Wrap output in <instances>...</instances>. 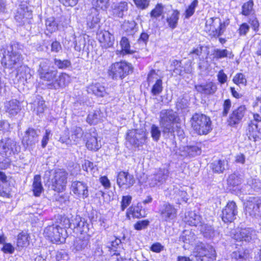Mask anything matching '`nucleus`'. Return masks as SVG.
Here are the masks:
<instances>
[{
	"mask_svg": "<svg viewBox=\"0 0 261 261\" xmlns=\"http://www.w3.org/2000/svg\"><path fill=\"white\" fill-rule=\"evenodd\" d=\"M51 65L49 59H41L40 60L37 73L41 82L49 89L65 88L70 83V76L64 72L58 76V70Z\"/></svg>",
	"mask_w": 261,
	"mask_h": 261,
	"instance_id": "1",
	"label": "nucleus"
},
{
	"mask_svg": "<svg viewBox=\"0 0 261 261\" xmlns=\"http://www.w3.org/2000/svg\"><path fill=\"white\" fill-rule=\"evenodd\" d=\"M17 46V44H14L10 46L7 52H5L4 55L2 64L6 68L18 69L16 77L18 80L23 81L27 79L25 73L29 69L25 66L22 65V56L19 51L16 50Z\"/></svg>",
	"mask_w": 261,
	"mask_h": 261,
	"instance_id": "2",
	"label": "nucleus"
},
{
	"mask_svg": "<svg viewBox=\"0 0 261 261\" xmlns=\"http://www.w3.org/2000/svg\"><path fill=\"white\" fill-rule=\"evenodd\" d=\"M68 175L65 170L58 169L46 172L45 178L47 179L46 183L51 189L60 192L66 189Z\"/></svg>",
	"mask_w": 261,
	"mask_h": 261,
	"instance_id": "3",
	"label": "nucleus"
},
{
	"mask_svg": "<svg viewBox=\"0 0 261 261\" xmlns=\"http://www.w3.org/2000/svg\"><path fill=\"white\" fill-rule=\"evenodd\" d=\"M191 127L198 135H206L212 130L211 118L201 113L194 114L191 119Z\"/></svg>",
	"mask_w": 261,
	"mask_h": 261,
	"instance_id": "4",
	"label": "nucleus"
},
{
	"mask_svg": "<svg viewBox=\"0 0 261 261\" xmlns=\"http://www.w3.org/2000/svg\"><path fill=\"white\" fill-rule=\"evenodd\" d=\"M177 117L172 110H163L160 113V125L164 135H173L174 123Z\"/></svg>",
	"mask_w": 261,
	"mask_h": 261,
	"instance_id": "5",
	"label": "nucleus"
},
{
	"mask_svg": "<svg viewBox=\"0 0 261 261\" xmlns=\"http://www.w3.org/2000/svg\"><path fill=\"white\" fill-rule=\"evenodd\" d=\"M133 67L125 62H116L109 69V75L113 80L122 79L132 72Z\"/></svg>",
	"mask_w": 261,
	"mask_h": 261,
	"instance_id": "6",
	"label": "nucleus"
},
{
	"mask_svg": "<svg viewBox=\"0 0 261 261\" xmlns=\"http://www.w3.org/2000/svg\"><path fill=\"white\" fill-rule=\"evenodd\" d=\"M194 255L195 261H208V259L215 258L216 253L212 246L200 243L195 248Z\"/></svg>",
	"mask_w": 261,
	"mask_h": 261,
	"instance_id": "7",
	"label": "nucleus"
},
{
	"mask_svg": "<svg viewBox=\"0 0 261 261\" xmlns=\"http://www.w3.org/2000/svg\"><path fill=\"white\" fill-rule=\"evenodd\" d=\"M245 214L252 218L261 217V197H249L245 203Z\"/></svg>",
	"mask_w": 261,
	"mask_h": 261,
	"instance_id": "8",
	"label": "nucleus"
},
{
	"mask_svg": "<svg viewBox=\"0 0 261 261\" xmlns=\"http://www.w3.org/2000/svg\"><path fill=\"white\" fill-rule=\"evenodd\" d=\"M65 230L57 225H53L46 227L44 235L54 243H63L65 241V236L63 234Z\"/></svg>",
	"mask_w": 261,
	"mask_h": 261,
	"instance_id": "9",
	"label": "nucleus"
},
{
	"mask_svg": "<svg viewBox=\"0 0 261 261\" xmlns=\"http://www.w3.org/2000/svg\"><path fill=\"white\" fill-rule=\"evenodd\" d=\"M17 151L16 143L13 139L4 137L0 140V154L3 156L9 157Z\"/></svg>",
	"mask_w": 261,
	"mask_h": 261,
	"instance_id": "10",
	"label": "nucleus"
},
{
	"mask_svg": "<svg viewBox=\"0 0 261 261\" xmlns=\"http://www.w3.org/2000/svg\"><path fill=\"white\" fill-rule=\"evenodd\" d=\"M146 139V133L143 130H130L126 136V140L135 147H139L145 144Z\"/></svg>",
	"mask_w": 261,
	"mask_h": 261,
	"instance_id": "11",
	"label": "nucleus"
},
{
	"mask_svg": "<svg viewBox=\"0 0 261 261\" xmlns=\"http://www.w3.org/2000/svg\"><path fill=\"white\" fill-rule=\"evenodd\" d=\"M84 139L86 141V146L89 150L97 151L101 147V141L98 140L97 134L94 129H91L89 133H86Z\"/></svg>",
	"mask_w": 261,
	"mask_h": 261,
	"instance_id": "12",
	"label": "nucleus"
},
{
	"mask_svg": "<svg viewBox=\"0 0 261 261\" xmlns=\"http://www.w3.org/2000/svg\"><path fill=\"white\" fill-rule=\"evenodd\" d=\"M246 112L245 106H241L232 110L227 119L228 124L232 127H236L244 118Z\"/></svg>",
	"mask_w": 261,
	"mask_h": 261,
	"instance_id": "13",
	"label": "nucleus"
},
{
	"mask_svg": "<svg viewBox=\"0 0 261 261\" xmlns=\"http://www.w3.org/2000/svg\"><path fill=\"white\" fill-rule=\"evenodd\" d=\"M238 208L233 201H229L222 211V219L225 223L231 222L236 218Z\"/></svg>",
	"mask_w": 261,
	"mask_h": 261,
	"instance_id": "14",
	"label": "nucleus"
},
{
	"mask_svg": "<svg viewBox=\"0 0 261 261\" xmlns=\"http://www.w3.org/2000/svg\"><path fill=\"white\" fill-rule=\"evenodd\" d=\"M169 170L167 168H160L149 179L150 186H160L165 183L169 177Z\"/></svg>",
	"mask_w": 261,
	"mask_h": 261,
	"instance_id": "15",
	"label": "nucleus"
},
{
	"mask_svg": "<svg viewBox=\"0 0 261 261\" xmlns=\"http://www.w3.org/2000/svg\"><path fill=\"white\" fill-rule=\"evenodd\" d=\"M247 135L249 140L256 141L261 139V121H251L248 124Z\"/></svg>",
	"mask_w": 261,
	"mask_h": 261,
	"instance_id": "16",
	"label": "nucleus"
},
{
	"mask_svg": "<svg viewBox=\"0 0 261 261\" xmlns=\"http://www.w3.org/2000/svg\"><path fill=\"white\" fill-rule=\"evenodd\" d=\"M135 182L134 176L128 172L120 171L118 173L117 183L119 187L128 189L133 186Z\"/></svg>",
	"mask_w": 261,
	"mask_h": 261,
	"instance_id": "17",
	"label": "nucleus"
},
{
	"mask_svg": "<svg viewBox=\"0 0 261 261\" xmlns=\"http://www.w3.org/2000/svg\"><path fill=\"white\" fill-rule=\"evenodd\" d=\"M32 12L29 11L27 8L20 7L18 8L15 15V19L19 25L30 23V20L32 19Z\"/></svg>",
	"mask_w": 261,
	"mask_h": 261,
	"instance_id": "18",
	"label": "nucleus"
},
{
	"mask_svg": "<svg viewBox=\"0 0 261 261\" xmlns=\"http://www.w3.org/2000/svg\"><path fill=\"white\" fill-rule=\"evenodd\" d=\"M97 38L101 46L105 48L113 46L115 39L114 36L107 31H100L97 33Z\"/></svg>",
	"mask_w": 261,
	"mask_h": 261,
	"instance_id": "19",
	"label": "nucleus"
},
{
	"mask_svg": "<svg viewBox=\"0 0 261 261\" xmlns=\"http://www.w3.org/2000/svg\"><path fill=\"white\" fill-rule=\"evenodd\" d=\"M71 190L74 194L80 198L85 199L89 195L87 184L82 181H72Z\"/></svg>",
	"mask_w": 261,
	"mask_h": 261,
	"instance_id": "20",
	"label": "nucleus"
},
{
	"mask_svg": "<svg viewBox=\"0 0 261 261\" xmlns=\"http://www.w3.org/2000/svg\"><path fill=\"white\" fill-rule=\"evenodd\" d=\"M159 213L161 218L167 221L169 219H172L176 217V210L174 206L169 203H165L161 205L159 208Z\"/></svg>",
	"mask_w": 261,
	"mask_h": 261,
	"instance_id": "21",
	"label": "nucleus"
},
{
	"mask_svg": "<svg viewBox=\"0 0 261 261\" xmlns=\"http://www.w3.org/2000/svg\"><path fill=\"white\" fill-rule=\"evenodd\" d=\"M65 220L67 222V224L69 228H77L81 233H86L88 230V224L80 217L76 216L71 221L69 219H65Z\"/></svg>",
	"mask_w": 261,
	"mask_h": 261,
	"instance_id": "22",
	"label": "nucleus"
},
{
	"mask_svg": "<svg viewBox=\"0 0 261 261\" xmlns=\"http://www.w3.org/2000/svg\"><path fill=\"white\" fill-rule=\"evenodd\" d=\"M39 134L36 130L29 128L25 132L22 142L25 143L28 147L34 146L38 141Z\"/></svg>",
	"mask_w": 261,
	"mask_h": 261,
	"instance_id": "23",
	"label": "nucleus"
},
{
	"mask_svg": "<svg viewBox=\"0 0 261 261\" xmlns=\"http://www.w3.org/2000/svg\"><path fill=\"white\" fill-rule=\"evenodd\" d=\"M255 236V231L251 228L241 229L234 234V239L240 241L250 242Z\"/></svg>",
	"mask_w": 261,
	"mask_h": 261,
	"instance_id": "24",
	"label": "nucleus"
},
{
	"mask_svg": "<svg viewBox=\"0 0 261 261\" xmlns=\"http://www.w3.org/2000/svg\"><path fill=\"white\" fill-rule=\"evenodd\" d=\"M87 91L97 97H103L107 95L105 87L99 83H92L89 85L87 87Z\"/></svg>",
	"mask_w": 261,
	"mask_h": 261,
	"instance_id": "25",
	"label": "nucleus"
},
{
	"mask_svg": "<svg viewBox=\"0 0 261 261\" xmlns=\"http://www.w3.org/2000/svg\"><path fill=\"white\" fill-rule=\"evenodd\" d=\"M217 17H211L206 20L205 31L212 37H217L218 23Z\"/></svg>",
	"mask_w": 261,
	"mask_h": 261,
	"instance_id": "26",
	"label": "nucleus"
},
{
	"mask_svg": "<svg viewBox=\"0 0 261 261\" xmlns=\"http://www.w3.org/2000/svg\"><path fill=\"white\" fill-rule=\"evenodd\" d=\"M195 88L198 92L206 94H213L217 90L216 83L210 82L204 85H199L195 86Z\"/></svg>",
	"mask_w": 261,
	"mask_h": 261,
	"instance_id": "27",
	"label": "nucleus"
},
{
	"mask_svg": "<svg viewBox=\"0 0 261 261\" xmlns=\"http://www.w3.org/2000/svg\"><path fill=\"white\" fill-rule=\"evenodd\" d=\"M179 12L177 10H172L167 15L166 21L168 27L171 29H175L178 24L179 17Z\"/></svg>",
	"mask_w": 261,
	"mask_h": 261,
	"instance_id": "28",
	"label": "nucleus"
},
{
	"mask_svg": "<svg viewBox=\"0 0 261 261\" xmlns=\"http://www.w3.org/2000/svg\"><path fill=\"white\" fill-rule=\"evenodd\" d=\"M228 161L225 160H217L211 164V168L216 173H221L227 168Z\"/></svg>",
	"mask_w": 261,
	"mask_h": 261,
	"instance_id": "29",
	"label": "nucleus"
},
{
	"mask_svg": "<svg viewBox=\"0 0 261 261\" xmlns=\"http://www.w3.org/2000/svg\"><path fill=\"white\" fill-rule=\"evenodd\" d=\"M6 111L11 115H16L21 110L20 103L17 100H12L5 103Z\"/></svg>",
	"mask_w": 261,
	"mask_h": 261,
	"instance_id": "30",
	"label": "nucleus"
},
{
	"mask_svg": "<svg viewBox=\"0 0 261 261\" xmlns=\"http://www.w3.org/2000/svg\"><path fill=\"white\" fill-rule=\"evenodd\" d=\"M100 21L99 14L95 9H92L91 13L87 17V23L88 26L92 29L95 27Z\"/></svg>",
	"mask_w": 261,
	"mask_h": 261,
	"instance_id": "31",
	"label": "nucleus"
},
{
	"mask_svg": "<svg viewBox=\"0 0 261 261\" xmlns=\"http://www.w3.org/2000/svg\"><path fill=\"white\" fill-rule=\"evenodd\" d=\"M128 10L127 3L125 2H120L115 4L113 9V14L119 18H122L124 13Z\"/></svg>",
	"mask_w": 261,
	"mask_h": 261,
	"instance_id": "32",
	"label": "nucleus"
},
{
	"mask_svg": "<svg viewBox=\"0 0 261 261\" xmlns=\"http://www.w3.org/2000/svg\"><path fill=\"white\" fill-rule=\"evenodd\" d=\"M231 256L232 258L235 259L236 260L245 261L249 257V251L243 248H239L232 252Z\"/></svg>",
	"mask_w": 261,
	"mask_h": 261,
	"instance_id": "33",
	"label": "nucleus"
},
{
	"mask_svg": "<svg viewBox=\"0 0 261 261\" xmlns=\"http://www.w3.org/2000/svg\"><path fill=\"white\" fill-rule=\"evenodd\" d=\"M43 191V188L41 183V176L36 175L34 177L33 182V191L35 196H39Z\"/></svg>",
	"mask_w": 261,
	"mask_h": 261,
	"instance_id": "34",
	"label": "nucleus"
},
{
	"mask_svg": "<svg viewBox=\"0 0 261 261\" xmlns=\"http://www.w3.org/2000/svg\"><path fill=\"white\" fill-rule=\"evenodd\" d=\"M243 180V175L238 173H234L228 176L227 178V184L230 186L235 187L240 185Z\"/></svg>",
	"mask_w": 261,
	"mask_h": 261,
	"instance_id": "35",
	"label": "nucleus"
},
{
	"mask_svg": "<svg viewBox=\"0 0 261 261\" xmlns=\"http://www.w3.org/2000/svg\"><path fill=\"white\" fill-rule=\"evenodd\" d=\"M200 231L203 236L207 238H213L215 237L216 232L211 225L204 224L201 225Z\"/></svg>",
	"mask_w": 261,
	"mask_h": 261,
	"instance_id": "36",
	"label": "nucleus"
},
{
	"mask_svg": "<svg viewBox=\"0 0 261 261\" xmlns=\"http://www.w3.org/2000/svg\"><path fill=\"white\" fill-rule=\"evenodd\" d=\"M89 243L88 239L84 237L83 239L76 238L74 241L73 249L75 251H81L88 246Z\"/></svg>",
	"mask_w": 261,
	"mask_h": 261,
	"instance_id": "37",
	"label": "nucleus"
},
{
	"mask_svg": "<svg viewBox=\"0 0 261 261\" xmlns=\"http://www.w3.org/2000/svg\"><path fill=\"white\" fill-rule=\"evenodd\" d=\"M84 132L83 129L79 126H74L72 128L71 138L74 142H78L83 137Z\"/></svg>",
	"mask_w": 261,
	"mask_h": 261,
	"instance_id": "38",
	"label": "nucleus"
},
{
	"mask_svg": "<svg viewBox=\"0 0 261 261\" xmlns=\"http://www.w3.org/2000/svg\"><path fill=\"white\" fill-rule=\"evenodd\" d=\"M100 120V113L98 111H93L89 113L86 121L89 124H96Z\"/></svg>",
	"mask_w": 261,
	"mask_h": 261,
	"instance_id": "39",
	"label": "nucleus"
},
{
	"mask_svg": "<svg viewBox=\"0 0 261 261\" xmlns=\"http://www.w3.org/2000/svg\"><path fill=\"white\" fill-rule=\"evenodd\" d=\"M213 55L214 56V58L219 59L223 58L229 57L232 58L233 55L232 54V53L228 51L227 49H215L214 50Z\"/></svg>",
	"mask_w": 261,
	"mask_h": 261,
	"instance_id": "40",
	"label": "nucleus"
},
{
	"mask_svg": "<svg viewBox=\"0 0 261 261\" xmlns=\"http://www.w3.org/2000/svg\"><path fill=\"white\" fill-rule=\"evenodd\" d=\"M54 63L60 69H65L71 66V61L67 59L61 60L55 58L54 59Z\"/></svg>",
	"mask_w": 261,
	"mask_h": 261,
	"instance_id": "41",
	"label": "nucleus"
},
{
	"mask_svg": "<svg viewBox=\"0 0 261 261\" xmlns=\"http://www.w3.org/2000/svg\"><path fill=\"white\" fill-rule=\"evenodd\" d=\"M137 23L134 20L125 21L123 24V30L130 35L134 34L137 30Z\"/></svg>",
	"mask_w": 261,
	"mask_h": 261,
	"instance_id": "42",
	"label": "nucleus"
},
{
	"mask_svg": "<svg viewBox=\"0 0 261 261\" xmlns=\"http://www.w3.org/2000/svg\"><path fill=\"white\" fill-rule=\"evenodd\" d=\"M29 236L27 233L21 232L17 236V245L18 247H24L29 244Z\"/></svg>",
	"mask_w": 261,
	"mask_h": 261,
	"instance_id": "43",
	"label": "nucleus"
},
{
	"mask_svg": "<svg viewBox=\"0 0 261 261\" xmlns=\"http://www.w3.org/2000/svg\"><path fill=\"white\" fill-rule=\"evenodd\" d=\"M198 0H194L188 7L185 10L184 15L186 19H189L194 13L195 8L198 6Z\"/></svg>",
	"mask_w": 261,
	"mask_h": 261,
	"instance_id": "44",
	"label": "nucleus"
},
{
	"mask_svg": "<svg viewBox=\"0 0 261 261\" xmlns=\"http://www.w3.org/2000/svg\"><path fill=\"white\" fill-rule=\"evenodd\" d=\"M185 150L192 157L200 155L201 153V148L197 146H187L185 148Z\"/></svg>",
	"mask_w": 261,
	"mask_h": 261,
	"instance_id": "45",
	"label": "nucleus"
},
{
	"mask_svg": "<svg viewBox=\"0 0 261 261\" xmlns=\"http://www.w3.org/2000/svg\"><path fill=\"white\" fill-rule=\"evenodd\" d=\"M163 90V82L161 79L157 80L154 84L152 86L151 93L153 95H158L160 94Z\"/></svg>",
	"mask_w": 261,
	"mask_h": 261,
	"instance_id": "46",
	"label": "nucleus"
},
{
	"mask_svg": "<svg viewBox=\"0 0 261 261\" xmlns=\"http://www.w3.org/2000/svg\"><path fill=\"white\" fill-rule=\"evenodd\" d=\"M174 195V198L177 201V203H180L181 201L187 202L188 198L186 191L177 189L175 190Z\"/></svg>",
	"mask_w": 261,
	"mask_h": 261,
	"instance_id": "47",
	"label": "nucleus"
},
{
	"mask_svg": "<svg viewBox=\"0 0 261 261\" xmlns=\"http://www.w3.org/2000/svg\"><path fill=\"white\" fill-rule=\"evenodd\" d=\"M86 45V39L84 36H80L74 41V49L80 51L85 49Z\"/></svg>",
	"mask_w": 261,
	"mask_h": 261,
	"instance_id": "48",
	"label": "nucleus"
},
{
	"mask_svg": "<svg viewBox=\"0 0 261 261\" xmlns=\"http://www.w3.org/2000/svg\"><path fill=\"white\" fill-rule=\"evenodd\" d=\"M253 2L252 0H249L245 3L242 7L241 13L245 16H248L251 14L253 11Z\"/></svg>",
	"mask_w": 261,
	"mask_h": 261,
	"instance_id": "49",
	"label": "nucleus"
},
{
	"mask_svg": "<svg viewBox=\"0 0 261 261\" xmlns=\"http://www.w3.org/2000/svg\"><path fill=\"white\" fill-rule=\"evenodd\" d=\"M45 25L47 30L53 33L58 30V24L54 17L48 18L45 21Z\"/></svg>",
	"mask_w": 261,
	"mask_h": 261,
	"instance_id": "50",
	"label": "nucleus"
},
{
	"mask_svg": "<svg viewBox=\"0 0 261 261\" xmlns=\"http://www.w3.org/2000/svg\"><path fill=\"white\" fill-rule=\"evenodd\" d=\"M164 7L162 4H158L155 8L150 12L152 18H158L163 14Z\"/></svg>",
	"mask_w": 261,
	"mask_h": 261,
	"instance_id": "51",
	"label": "nucleus"
},
{
	"mask_svg": "<svg viewBox=\"0 0 261 261\" xmlns=\"http://www.w3.org/2000/svg\"><path fill=\"white\" fill-rule=\"evenodd\" d=\"M110 0H92V4L97 8L102 10L107 9L109 5Z\"/></svg>",
	"mask_w": 261,
	"mask_h": 261,
	"instance_id": "52",
	"label": "nucleus"
},
{
	"mask_svg": "<svg viewBox=\"0 0 261 261\" xmlns=\"http://www.w3.org/2000/svg\"><path fill=\"white\" fill-rule=\"evenodd\" d=\"M120 45L123 51L126 54H132L134 53L130 49V44L128 39L125 37L122 38L120 41Z\"/></svg>",
	"mask_w": 261,
	"mask_h": 261,
	"instance_id": "53",
	"label": "nucleus"
},
{
	"mask_svg": "<svg viewBox=\"0 0 261 261\" xmlns=\"http://www.w3.org/2000/svg\"><path fill=\"white\" fill-rule=\"evenodd\" d=\"M181 65V62L180 61L174 60L172 61L171 63V66L173 67L172 70L173 72L176 74H181L183 68Z\"/></svg>",
	"mask_w": 261,
	"mask_h": 261,
	"instance_id": "54",
	"label": "nucleus"
},
{
	"mask_svg": "<svg viewBox=\"0 0 261 261\" xmlns=\"http://www.w3.org/2000/svg\"><path fill=\"white\" fill-rule=\"evenodd\" d=\"M191 216L189 218L188 222L190 225L197 226L201 223V218L200 216L195 213H191Z\"/></svg>",
	"mask_w": 261,
	"mask_h": 261,
	"instance_id": "55",
	"label": "nucleus"
},
{
	"mask_svg": "<svg viewBox=\"0 0 261 261\" xmlns=\"http://www.w3.org/2000/svg\"><path fill=\"white\" fill-rule=\"evenodd\" d=\"M150 133L153 140L157 141L159 140L161 132L158 126L154 124L152 125L150 129Z\"/></svg>",
	"mask_w": 261,
	"mask_h": 261,
	"instance_id": "56",
	"label": "nucleus"
},
{
	"mask_svg": "<svg viewBox=\"0 0 261 261\" xmlns=\"http://www.w3.org/2000/svg\"><path fill=\"white\" fill-rule=\"evenodd\" d=\"M0 196L6 198L10 197L11 194L8 185H2L0 183Z\"/></svg>",
	"mask_w": 261,
	"mask_h": 261,
	"instance_id": "57",
	"label": "nucleus"
},
{
	"mask_svg": "<svg viewBox=\"0 0 261 261\" xmlns=\"http://www.w3.org/2000/svg\"><path fill=\"white\" fill-rule=\"evenodd\" d=\"M149 224V221L148 220L138 221L134 224V228L137 230H141L146 228Z\"/></svg>",
	"mask_w": 261,
	"mask_h": 261,
	"instance_id": "58",
	"label": "nucleus"
},
{
	"mask_svg": "<svg viewBox=\"0 0 261 261\" xmlns=\"http://www.w3.org/2000/svg\"><path fill=\"white\" fill-rule=\"evenodd\" d=\"M233 82L237 85L240 84L245 85L247 81L244 74L242 73H237L234 76L233 79Z\"/></svg>",
	"mask_w": 261,
	"mask_h": 261,
	"instance_id": "59",
	"label": "nucleus"
},
{
	"mask_svg": "<svg viewBox=\"0 0 261 261\" xmlns=\"http://www.w3.org/2000/svg\"><path fill=\"white\" fill-rule=\"evenodd\" d=\"M1 250L5 253L12 254L15 251V248L11 244L5 243L3 245Z\"/></svg>",
	"mask_w": 261,
	"mask_h": 261,
	"instance_id": "60",
	"label": "nucleus"
},
{
	"mask_svg": "<svg viewBox=\"0 0 261 261\" xmlns=\"http://www.w3.org/2000/svg\"><path fill=\"white\" fill-rule=\"evenodd\" d=\"M136 6L141 9H145L149 6L148 0H133Z\"/></svg>",
	"mask_w": 261,
	"mask_h": 261,
	"instance_id": "61",
	"label": "nucleus"
},
{
	"mask_svg": "<svg viewBox=\"0 0 261 261\" xmlns=\"http://www.w3.org/2000/svg\"><path fill=\"white\" fill-rule=\"evenodd\" d=\"M231 103L230 99H226L224 101V103L223 105V111H222V116L225 117L226 116L227 114L229 112V111L231 108Z\"/></svg>",
	"mask_w": 261,
	"mask_h": 261,
	"instance_id": "62",
	"label": "nucleus"
},
{
	"mask_svg": "<svg viewBox=\"0 0 261 261\" xmlns=\"http://www.w3.org/2000/svg\"><path fill=\"white\" fill-rule=\"evenodd\" d=\"M250 27L249 25L246 23H242L238 31L240 36H245L248 32Z\"/></svg>",
	"mask_w": 261,
	"mask_h": 261,
	"instance_id": "63",
	"label": "nucleus"
},
{
	"mask_svg": "<svg viewBox=\"0 0 261 261\" xmlns=\"http://www.w3.org/2000/svg\"><path fill=\"white\" fill-rule=\"evenodd\" d=\"M132 199V198L130 196H124L122 197L121 205L122 211H124L130 203Z\"/></svg>",
	"mask_w": 261,
	"mask_h": 261,
	"instance_id": "64",
	"label": "nucleus"
}]
</instances>
